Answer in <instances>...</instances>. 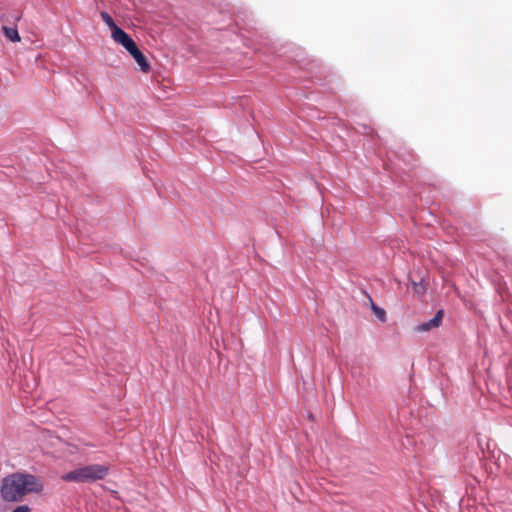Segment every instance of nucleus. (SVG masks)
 I'll list each match as a JSON object with an SVG mask.
<instances>
[{"mask_svg":"<svg viewBox=\"0 0 512 512\" xmlns=\"http://www.w3.org/2000/svg\"><path fill=\"white\" fill-rule=\"evenodd\" d=\"M443 318V311L439 310L435 316L428 322H425L417 327V331L425 332L433 328L439 327Z\"/></svg>","mask_w":512,"mask_h":512,"instance_id":"obj_5","label":"nucleus"},{"mask_svg":"<svg viewBox=\"0 0 512 512\" xmlns=\"http://www.w3.org/2000/svg\"><path fill=\"white\" fill-rule=\"evenodd\" d=\"M12 512H31V508L28 505L17 506Z\"/></svg>","mask_w":512,"mask_h":512,"instance_id":"obj_8","label":"nucleus"},{"mask_svg":"<svg viewBox=\"0 0 512 512\" xmlns=\"http://www.w3.org/2000/svg\"><path fill=\"white\" fill-rule=\"evenodd\" d=\"M2 31L4 35L11 41V42H20L21 37L18 33V30L15 27H7L3 26Z\"/></svg>","mask_w":512,"mask_h":512,"instance_id":"obj_6","label":"nucleus"},{"mask_svg":"<svg viewBox=\"0 0 512 512\" xmlns=\"http://www.w3.org/2000/svg\"><path fill=\"white\" fill-rule=\"evenodd\" d=\"M119 44L122 45L130 53L143 73H148L150 71L151 67L149 62L129 35Z\"/></svg>","mask_w":512,"mask_h":512,"instance_id":"obj_3","label":"nucleus"},{"mask_svg":"<svg viewBox=\"0 0 512 512\" xmlns=\"http://www.w3.org/2000/svg\"><path fill=\"white\" fill-rule=\"evenodd\" d=\"M100 15L103 22L110 28L111 37L116 43L119 44L128 36V34L123 29L115 24L113 18L107 12L103 11Z\"/></svg>","mask_w":512,"mask_h":512,"instance_id":"obj_4","label":"nucleus"},{"mask_svg":"<svg viewBox=\"0 0 512 512\" xmlns=\"http://www.w3.org/2000/svg\"><path fill=\"white\" fill-rule=\"evenodd\" d=\"M109 472V467L101 464H91L79 467L61 476L65 482L90 483L104 479Z\"/></svg>","mask_w":512,"mask_h":512,"instance_id":"obj_2","label":"nucleus"},{"mask_svg":"<svg viewBox=\"0 0 512 512\" xmlns=\"http://www.w3.org/2000/svg\"><path fill=\"white\" fill-rule=\"evenodd\" d=\"M42 482L34 475L14 473L2 480L1 497L6 502H19L29 493H40Z\"/></svg>","mask_w":512,"mask_h":512,"instance_id":"obj_1","label":"nucleus"},{"mask_svg":"<svg viewBox=\"0 0 512 512\" xmlns=\"http://www.w3.org/2000/svg\"><path fill=\"white\" fill-rule=\"evenodd\" d=\"M371 308L375 314V316L381 321H386V312L383 308L378 307L375 303H371Z\"/></svg>","mask_w":512,"mask_h":512,"instance_id":"obj_7","label":"nucleus"}]
</instances>
